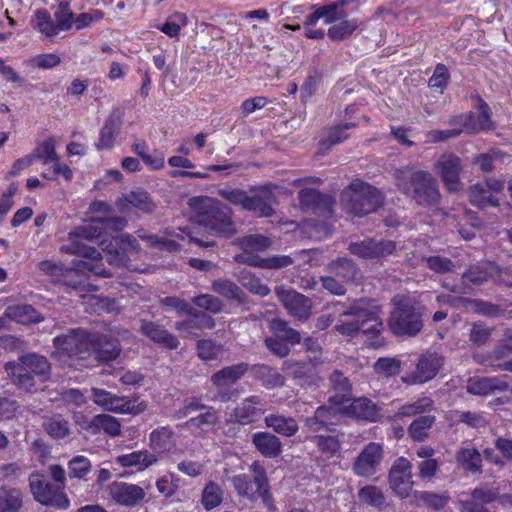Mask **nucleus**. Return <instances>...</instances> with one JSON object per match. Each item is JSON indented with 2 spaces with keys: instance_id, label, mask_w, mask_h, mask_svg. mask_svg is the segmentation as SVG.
<instances>
[{
  "instance_id": "nucleus-1",
  "label": "nucleus",
  "mask_w": 512,
  "mask_h": 512,
  "mask_svg": "<svg viewBox=\"0 0 512 512\" xmlns=\"http://www.w3.org/2000/svg\"><path fill=\"white\" fill-rule=\"evenodd\" d=\"M127 225L124 217L101 218L95 217L87 225L80 226L74 231L68 233L67 243L62 245V252L79 255L85 260L78 263L74 262V266L80 271H90L96 276L109 278L112 273L107 271L101 262V254L92 246L85 244V241H92L102 237L109 236L110 240L103 238L99 245L106 253L107 262L116 267H129V258L124 247L137 249V240L129 234H121L114 236V233L122 231Z\"/></svg>"
},
{
  "instance_id": "nucleus-2",
  "label": "nucleus",
  "mask_w": 512,
  "mask_h": 512,
  "mask_svg": "<svg viewBox=\"0 0 512 512\" xmlns=\"http://www.w3.org/2000/svg\"><path fill=\"white\" fill-rule=\"evenodd\" d=\"M333 305L342 307L334 327L339 334L353 337L361 331L365 335L377 337L383 330V322L379 316L380 307L373 300L359 299L348 307L340 302Z\"/></svg>"
},
{
  "instance_id": "nucleus-3",
  "label": "nucleus",
  "mask_w": 512,
  "mask_h": 512,
  "mask_svg": "<svg viewBox=\"0 0 512 512\" xmlns=\"http://www.w3.org/2000/svg\"><path fill=\"white\" fill-rule=\"evenodd\" d=\"M273 184L251 186L249 192L240 188H222L218 195L232 205L240 206L244 211L260 218H269L275 214L278 204Z\"/></svg>"
},
{
  "instance_id": "nucleus-4",
  "label": "nucleus",
  "mask_w": 512,
  "mask_h": 512,
  "mask_svg": "<svg viewBox=\"0 0 512 512\" xmlns=\"http://www.w3.org/2000/svg\"><path fill=\"white\" fill-rule=\"evenodd\" d=\"M195 221L214 232V235L229 238L236 234V226L226 205L209 198L193 197L189 200Z\"/></svg>"
},
{
  "instance_id": "nucleus-5",
  "label": "nucleus",
  "mask_w": 512,
  "mask_h": 512,
  "mask_svg": "<svg viewBox=\"0 0 512 512\" xmlns=\"http://www.w3.org/2000/svg\"><path fill=\"white\" fill-rule=\"evenodd\" d=\"M4 370L12 383L27 393L38 391L35 376L42 382L50 378L51 364L45 356L28 353L18 357L17 361L7 362Z\"/></svg>"
},
{
  "instance_id": "nucleus-6",
  "label": "nucleus",
  "mask_w": 512,
  "mask_h": 512,
  "mask_svg": "<svg viewBox=\"0 0 512 512\" xmlns=\"http://www.w3.org/2000/svg\"><path fill=\"white\" fill-rule=\"evenodd\" d=\"M394 177L399 190L418 204L429 206L439 201L437 182L429 172L407 166L397 169Z\"/></svg>"
},
{
  "instance_id": "nucleus-7",
  "label": "nucleus",
  "mask_w": 512,
  "mask_h": 512,
  "mask_svg": "<svg viewBox=\"0 0 512 512\" xmlns=\"http://www.w3.org/2000/svg\"><path fill=\"white\" fill-rule=\"evenodd\" d=\"M394 309L388 325L397 336L415 337L423 328L421 307L413 300L396 295L393 298Z\"/></svg>"
},
{
  "instance_id": "nucleus-8",
  "label": "nucleus",
  "mask_w": 512,
  "mask_h": 512,
  "mask_svg": "<svg viewBox=\"0 0 512 512\" xmlns=\"http://www.w3.org/2000/svg\"><path fill=\"white\" fill-rule=\"evenodd\" d=\"M340 200L346 211L357 217L370 214L383 204L381 192L359 180L351 182L341 192Z\"/></svg>"
},
{
  "instance_id": "nucleus-9",
  "label": "nucleus",
  "mask_w": 512,
  "mask_h": 512,
  "mask_svg": "<svg viewBox=\"0 0 512 512\" xmlns=\"http://www.w3.org/2000/svg\"><path fill=\"white\" fill-rule=\"evenodd\" d=\"M56 353L59 355L84 360L91 357L93 347L92 334L82 329H70L53 340Z\"/></svg>"
},
{
  "instance_id": "nucleus-10",
  "label": "nucleus",
  "mask_w": 512,
  "mask_h": 512,
  "mask_svg": "<svg viewBox=\"0 0 512 512\" xmlns=\"http://www.w3.org/2000/svg\"><path fill=\"white\" fill-rule=\"evenodd\" d=\"M249 371V364L239 362L229 366H225L213 373L210 377L212 385L217 389L213 396L214 401L222 403L229 402L238 396L236 389L231 386L236 384Z\"/></svg>"
},
{
  "instance_id": "nucleus-11",
  "label": "nucleus",
  "mask_w": 512,
  "mask_h": 512,
  "mask_svg": "<svg viewBox=\"0 0 512 512\" xmlns=\"http://www.w3.org/2000/svg\"><path fill=\"white\" fill-rule=\"evenodd\" d=\"M91 396L94 404L114 413L138 415L147 409V404L144 401L127 396H118L97 387L91 388Z\"/></svg>"
},
{
  "instance_id": "nucleus-12",
  "label": "nucleus",
  "mask_w": 512,
  "mask_h": 512,
  "mask_svg": "<svg viewBox=\"0 0 512 512\" xmlns=\"http://www.w3.org/2000/svg\"><path fill=\"white\" fill-rule=\"evenodd\" d=\"M29 487L34 499L40 504L58 509L69 507V500L61 487L50 483L43 475L32 473L29 476Z\"/></svg>"
},
{
  "instance_id": "nucleus-13",
  "label": "nucleus",
  "mask_w": 512,
  "mask_h": 512,
  "mask_svg": "<svg viewBox=\"0 0 512 512\" xmlns=\"http://www.w3.org/2000/svg\"><path fill=\"white\" fill-rule=\"evenodd\" d=\"M397 243L392 240L365 238L362 241L351 242L348 251L365 260L379 259L396 252Z\"/></svg>"
},
{
  "instance_id": "nucleus-14",
  "label": "nucleus",
  "mask_w": 512,
  "mask_h": 512,
  "mask_svg": "<svg viewBox=\"0 0 512 512\" xmlns=\"http://www.w3.org/2000/svg\"><path fill=\"white\" fill-rule=\"evenodd\" d=\"M444 365V358L437 354L426 352L419 356L415 370L402 381L409 385L423 384L432 380Z\"/></svg>"
},
{
  "instance_id": "nucleus-15",
  "label": "nucleus",
  "mask_w": 512,
  "mask_h": 512,
  "mask_svg": "<svg viewBox=\"0 0 512 512\" xmlns=\"http://www.w3.org/2000/svg\"><path fill=\"white\" fill-rule=\"evenodd\" d=\"M275 294L292 317L300 321H305L310 317L312 303L303 294L284 286L275 287Z\"/></svg>"
},
{
  "instance_id": "nucleus-16",
  "label": "nucleus",
  "mask_w": 512,
  "mask_h": 512,
  "mask_svg": "<svg viewBox=\"0 0 512 512\" xmlns=\"http://www.w3.org/2000/svg\"><path fill=\"white\" fill-rule=\"evenodd\" d=\"M282 370L301 387H316L322 380L316 365L311 361L287 360L283 362Z\"/></svg>"
},
{
  "instance_id": "nucleus-17",
  "label": "nucleus",
  "mask_w": 512,
  "mask_h": 512,
  "mask_svg": "<svg viewBox=\"0 0 512 512\" xmlns=\"http://www.w3.org/2000/svg\"><path fill=\"white\" fill-rule=\"evenodd\" d=\"M435 170L449 191L456 192L461 189L462 161L457 155L453 153L442 154L435 163Z\"/></svg>"
},
{
  "instance_id": "nucleus-18",
  "label": "nucleus",
  "mask_w": 512,
  "mask_h": 512,
  "mask_svg": "<svg viewBox=\"0 0 512 512\" xmlns=\"http://www.w3.org/2000/svg\"><path fill=\"white\" fill-rule=\"evenodd\" d=\"M383 459V447L376 442L368 443L356 457L352 469L360 477L374 475Z\"/></svg>"
},
{
  "instance_id": "nucleus-19",
  "label": "nucleus",
  "mask_w": 512,
  "mask_h": 512,
  "mask_svg": "<svg viewBox=\"0 0 512 512\" xmlns=\"http://www.w3.org/2000/svg\"><path fill=\"white\" fill-rule=\"evenodd\" d=\"M389 483L392 490L401 498L410 495L413 487L412 464L404 457L398 458L391 467Z\"/></svg>"
},
{
  "instance_id": "nucleus-20",
  "label": "nucleus",
  "mask_w": 512,
  "mask_h": 512,
  "mask_svg": "<svg viewBox=\"0 0 512 512\" xmlns=\"http://www.w3.org/2000/svg\"><path fill=\"white\" fill-rule=\"evenodd\" d=\"M337 409L341 414L369 422H375L379 417L378 407L365 397L355 399L349 397L343 404L337 406Z\"/></svg>"
},
{
  "instance_id": "nucleus-21",
  "label": "nucleus",
  "mask_w": 512,
  "mask_h": 512,
  "mask_svg": "<svg viewBox=\"0 0 512 512\" xmlns=\"http://www.w3.org/2000/svg\"><path fill=\"white\" fill-rule=\"evenodd\" d=\"M109 494L118 505L134 507L141 503L146 492L137 484L114 481L109 485Z\"/></svg>"
},
{
  "instance_id": "nucleus-22",
  "label": "nucleus",
  "mask_w": 512,
  "mask_h": 512,
  "mask_svg": "<svg viewBox=\"0 0 512 512\" xmlns=\"http://www.w3.org/2000/svg\"><path fill=\"white\" fill-rule=\"evenodd\" d=\"M479 109L480 113L477 119L473 113H468L452 117L450 123L462 126L465 129V132L469 134L477 133L481 130H492L494 128V124L490 117V108L488 104L481 101Z\"/></svg>"
},
{
  "instance_id": "nucleus-23",
  "label": "nucleus",
  "mask_w": 512,
  "mask_h": 512,
  "mask_svg": "<svg viewBox=\"0 0 512 512\" xmlns=\"http://www.w3.org/2000/svg\"><path fill=\"white\" fill-rule=\"evenodd\" d=\"M140 331L154 343L169 350L177 349L180 344L175 335L170 333L163 325L157 322L141 320Z\"/></svg>"
},
{
  "instance_id": "nucleus-24",
  "label": "nucleus",
  "mask_w": 512,
  "mask_h": 512,
  "mask_svg": "<svg viewBox=\"0 0 512 512\" xmlns=\"http://www.w3.org/2000/svg\"><path fill=\"white\" fill-rule=\"evenodd\" d=\"M122 116L123 114L119 109L112 110L100 129L99 139L96 143L97 149H111L114 146L115 138L118 136L123 124Z\"/></svg>"
},
{
  "instance_id": "nucleus-25",
  "label": "nucleus",
  "mask_w": 512,
  "mask_h": 512,
  "mask_svg": "<svg viewBox=\"0 0 512 512\" xmlns=\"http://www.w3.org/2000/svg\"><path fill=\"white\" fill-rule=\"evenodd\" d=\"M186 315L189 316L186 320L175 323V329L179 332H185L191 337L197 335L196 330L213 329L216 325L212 316L193 307Z\"/></svg>"
},
{
  "instance_id": "nucleus-26",
  "label": "nucleus",
  "mask_w": 512,
  "mask_h": 512,
  "mask_svg": "<svg viewBox=\"0 0 512 512\" xmlns=\"http://www.w3.org/2000/svg\"><path fill=\"white\" fill-rule=\"evenodd\" d=\"M264 414L263 401L257 396H249L234 409V418L241 425H248L257 421Z\"/></svg>"
},
{
  "instance_id": "nucleus-27",
  "label": "nucleus",
  "mask_w": 512,
  "mask_h": 512,
  "mask_svg": "<svg viewBox=\"0 0 512 512\" xmlns=\"http://www.w3.org/2000/svg\"><path fill=\"white\" fill-rule=\"evenodd\" d=\"M491 276L488 268L482 265L470 266L461 276V285L449 287L443 283L444 288L449 289L453 293L466 294L468 293L471 285L479 286L487 282Z\"/></svg>"
},
{
  "instance_id": "nucleus-28",
  "label": "nucleus",
  "mask_w": 512,
  "mask_h": 512,
  "mask_svg": "<svg viewBox=\"0 0 512 512\" xmlns=\"http://www.w3.org/2000/svg\"><path fill=\"white\" fill-rule=\"evenodd\" d=\"M93 347L91 356L100 362H110L120 355V346L117 340L106 335H92Z\"/></svg>"
},
{
  "instance_id": "nucleus-29",
  "label": "nucleus",
  "mask_w": 512,
  "mask_h": 512,
  "mask_svg": "<svg viewBox=\"0 0 512 512\" xmlns=\"http://www.w3.org/2000/svg\"><path fill=\"white\" fill-rule=\"evenodd\" d=\"M300 204L303 207L312 209L314 211H320L324 215L331 214L333 199L325 194L320 193L318 190L313 188L301 189L298 193Z\"/></svg>"
},
{
  "instance_id": "nucleus-30",
  "label": "nucleus",
  "mask_w": 512,
  "mask_h": 512,
  "mask_svg": "<svg viewBox=\"0 0 512 512\" xmlns=\"http://www.w3.org/2000/svg\"><path fill=\"white\" fill-rule=\"evenodd\" d=\"M255 449L265 458L274 459L282 453V442L270 432H256L251 437Z\"/></svg>"
},
{
  "instance_id": "nucleus-31",
  "label": "nucleus",
  "mask_w": 512,
  "mask_h": 512,
  "mask_svg": "<svg viewBox=\"0 0 512 512\" xmlns=\"http://www.w3.org/2000/svg\"><path fill=\"white\" fill-rule=\"evenodd\" d=\"M455 460L459 468L470 474H481L482 455L472 446L460 447L455 454Z\"/></svg>"
},
{
  "instance_id": "nucleus-32",
  "label": "nucleus",
  "mask_w": 512,
  "mask_h": 512,
  "mask_svg": "<svg viewBox=\"0 0 512 512\" xmlns=\"http://www.w3.org/2000/svg\"><path fill=\"white\" fill-rule=\"evenodd\" d=\"M509 385L498 377H474L467 383V391L474 395H488L494 391L504 392Z\"/></svg>"
},
{
  "instance_id": "nucleus-33",
  "label": "nucleus",
  "mask_w": 512,
  "mask_h": 512,
  "mask_svg": "<svg viewBox=\"0 0 512 512\" xmlns=\"http://www.w3.org/2000/svg\"><path fill=\"white\" fill-rule=\"evenodd\" d=\"M329 385L334 395L329 396L328 403L333 406L343 404L350 397L352 385L349 379L339 370H334L329 376Z\"/></svg>"
},
{
  "instance_id": "nucleus-34",
  "label": "nucleus",
  "mask_w": 512,
  "mask_h": 512,
  "mask_svg": "<svg viewBox=\"0 0 512 512\" xmlns=\"http://www.w3.org/2000/svg\"><path fill=\"white\" fill-rule=\"evenodd\" d=\"M337 412L336 406H319L312 416L305 419V427L311 432H319L329 425H334L336 424Z\"/></svg>"
},
{
  "instance_id": "nucleus-35",
  "label": "nucleus",
  "mask_w": 512,
  "mask_h": 512,
  "mask_svg": "<svg viewBox=\"0 0 512 512\" xmlns=\"http://www.w3.org/2000/svg\"><path fill=\"white\" fill-rule=\"evenodd\" d=\"M211 290L226 300L234 301L237 304H244L247 299L246 293L235 282L227 278H218L212 281Z\"/></svg>"
},
{
  "instance_id": "nucleus-36",
  "label": "nucleus",
  "mask_w": 512,
  "mask_h": 512,
  "mask_svg": "<svg viewBox=\"0 0 512 512\" xmlns=\"http://www.w3.org/2000/svg\"><path fill=\"white\" fill-rule=\"evenodd\" d=\"M250 470L254 474V484L257 487V494L262 499L265 507L268 510L274 509V499L271 494L270 484L266 475L265 468L257 461L253 462L250 466Z\"/></svg>"
},
{
  "instance_id": "nucleus-37",
  "label": "nucleus",
  "mask_w": 512,
  "mask_h": 512,
  "mask_svg": "<svg viewBox=\"0 0 512 512\" xmlns=\"http://www.w3.org/2000/svg\"><path fill=\"white\" fill-rule=\"evenodd\" d=\"M84 429L92 434H97L103 431L111 437H116L121 433V424L114 416L109 414H98L87 422Z\"/></svg>"
},
{
  "instance_id": "nucleus-38",
  "label": "nucleus",
  "mask_w": 512,
  "mask_h": 512,
  "mask_svg": "<svg viewBox=\"0 0 512 512\" xmlns=\"http://www.w3.org/2000/svg\"><path fill=\"white\" fill-rule=\"evenodd\" d=\"M42 429L53 439H64L71 434L69 421L60 413L44 415Z\"/></svg>"
},
{
  "instance_id": "nucleus-39",
  "label": "nucleus",
  "mask_w": 512,
  "mask_h": 512,
  "mask_svg": "<svg viewBox=\"0 0 512 512\" xmlns=\"http://www.w3.org/2000/svg\"><path fill=\"white\" fill-rule=\"evenodd\" d=\"M116 205L122 212L128 210V205H131L145 213L153 212L156 207L150 195L144 190H137L128 193L123 198H119L116 201Z\"/></svg>"
},
{
  "instance_id": "nucleus-40",
  "label": "nucleus",
  "mask_w": 512,
  "mask_h": 512,
  "mask_svg": "<svg viewBox=\"0 0 512 512\" xmlns=\"http://www.w3.org/2000/svg\"><path fill=\"white\" fill-rule=\"evenodd\" d=\"M328 271L344 284L352 283L360 277L357 265L348 258H338L328 265Z\"/></svg>"
},
{
  "instance_id": "nucleus-41",
  "label": "nucleus",
  "mask_w": 512,
  "mask_h": 512,
  "mask_svg": "<svg viewBox=\"0 0 512 512\" xmlns=\"http://www.w3.org/2000/svg\"><path fill=\"white\" fill-rule=\"evenodd\" d=\"M116 461L122 467H135L138 471H143L155 464L158 459L155 454L147 450H139L120 455Z\"/></svg>"
},
{
  "instance_id": "nucleus-42",
  "label": "nucleus",
  "mask_w": 512,
  "mask_h": 512,
  "mask_svg": "<svg viewBox=\"0 0 512 512\" xmlns=\"http://www.w3.org/2000/svg\"><path fill=\"white\" fill-rule=\"evenodd\" d=\"M266 427L271 428L275 433L285 436L292 437L298 430L297 421L292 417H286L281 414H269L264 418Z\"/></svg>"
},
{
  "instance_id": "nucleus-43",
  "label": "nucleus",
  "mask_w": 512,
  "mask_h": 512,
  "mask_svg": "<svg viewBox=\"0 0 512 512\" xmlns=\"http://www.w3.org/2000/svg\"><path fill=\"white\" fill-rule=\"evenodd\" d=\"M4 315L6 318L24 325L38 323L42 320L40 313L27 304L8 306Z\"/></svg>"
},
{
  "instance_id": "nucleus-44",
  "label": "nucleus",
  "mask_w": 512,
  "mask_h": 512,
  "mask_svg": "<svg viewBox=\"0 0 512 512\" xmlns=\"http://www.w3.org/2000/svg\"><path fill=\"white\" fill-rule=\"evenodd\" d=\"M468 197L470 203L480 209L497 207L499 205L498 199L492 194L491 190L484 185V183L472 185L468 190Z\"/></svg>"
},
{
  "instance_id": "nucleus-45",
  "label": "nucleus",
  "mask_w": 512,
  "mask_h": 512,
  "mask_svg": "<svg viewBox=\"0 0 512 512\" xmlns=\"http://www.w3.org/2000/svg\"><path fill=\"white\" fill-rule=\"evenodd\" d=\"M174 431L169 426L154 429L149 435V446L153 451L163 453L173 446Z\"/></svg>"
},
{
  "instance_id": "nucleus-46",
  "label": "nucleus",
  "mask_w": 512,
  "mask_h": 512,
  "mask_svg": "<svg viewBox=\"0 0 512 512\" xmlns=\"http://www.w3.org/2000/svg\"><path fill=\"white\" fill-rule=\"evenodd\" d=\"M358 27L359 21L357 19L344 18L329 27L327 36L335 42L345 41L353 35Z\"/></svg>"
},
{
  "instance_id": "nucleus-47",
  "label": "nucleus",
  "mask_w": 512,
  "mask_h": 512,
  "mask_svg": "<svg viewBox=\"0 0 512 512\" xmlns=\"http://www.w3.org/2000/svg\"><path fill=\"white\" fill-rule=\"evenodd\" d=\"M22 498L19 489L0 487V512H19L23 503Z\"/></svg>"
},
{
  "instance_id": "nucleus-48",
  "label": "nucleus",
  "mask_w": 512,
  "mask_h": 512,
  "mask_svg": "<svg viewBox=\"0 0 512 512\" xmlns=\"http://www.w3.org/2000/svg\"><path fill=\"white\" fill-rule=\"evenodd\" d=\"M413 497L416 505H425L436 511L445 507L450 500V496L447 493L430 491H415Z\"/></svg>"
},
{
  "instance_id": "nucleus-49",
  "label": "nucleus",
  "mask_w": 512,
  "mask_h": 512,
  "mask_svg": "<svg viewBox=\"0 0 512 512\" xmlns=\"http://www.w3.org/2000/svg\"><path fill=\"white\" fill-rule=\"evenodd\" d=\"M434 409V401L427 396L420 397L411 403L402 405L396 416L399 418L428 414Z\"/></svg>"
},
{
  "instance_id": "nucleus-50",
  "label": "nucleus",
  "mask_w": 512,
  "mask_h": 512,
  "mask_svg": "<svg viewBox=\"0 0 512 512\" xmlns=\"http://www.w3.org/2000/svg\"><path fill=\"white\" fill-rule=\"evenodd\" d=\"M237 281L240 285L248 290L250 293L265 297L270 294V288L261 282L260 278L256 277L250 271L244 269L237 275Z\"/></svg>"
},
{
  "instance_id": "nucleus-51",
  "label": "nucleus",
  "mask_w": 512,
  "mask_h": 512,
  "mask_svg": "<svg viewBox=\"0 0 512 512\" xmlns=\"http://www.w3.org/2000/svg\"><path fill=\"white\" fill-rule=\"evenodd\" d=\"M435 421V416L429 413L423 416H419L413 420L408 427L409 436L415 441H424L428 437L429 430L432 428Z\"/></svg>"
},
{
  "instance_id": "nucleus-52",
  "label": "nucleus",
  "mask_w": 512,
  "mask_h": 512,
  "mask_svg": "<svg viewBox=\"0 0 512 512\" xmlns=\"http://www.w3.org/2000/svg\"><path fill=\"white\" fill-rule=\"evenodd\" d=\"M255 376L267 388L281 387L285 384V377L277 369L265 364H258L254 367Z\"/></svg>"
},
{
  "instance_id": "nucleus-53",
  "label": "nucleus",
  "mask_w": 512,
  "mask_h": 512,
  "mask_svg": "<svg viewBox=\"0 0 512 512\" xmlns=\"http://www.w3.org/2000/svg\"><path fill=\"white\" fill-rule=\"evenodd\" d=\"M269 327L271 331L276 335V337L287 343L294 345L301 342L300 333L297 330L289 327L288 323L282 319L271 320Z\"/></svg>"
},
{
  "instance_id": "nucleus-54",
  "label": "nucleus",
  "mask_w": 512,
  "mask_h": 512,
  "mask_svg": "<svg viewBox=\"0 0 512 512\" xmlns=\"http://www.w3.org/2000/svg\"><path fill=\"white\" fill-rule=\"evenodd\" d=\"M217 422V411L213 407L208 406L204 409V412L200 413L196 417L190 418L183 424V426L186 428L203 431L206 427L214 426Z\"/></svg>"
},
{
  "instance_id": "nucleus-55",
  "label": "nucleus",
  "mask_w": 512,
  "mask_h": 512,
  "mask_svg": "<svg viewBox=\"0 0 512 512\" xmlns=\"http://www.w3.org/2000/svg\"><path fill=\"white\" fill-rule=\"evenodd\" d=\"M223 500V490L214 481H209L203 488L201 504L206 510L219 506Z\"/></svg>"
},
{
  "instance_id": "nucleus-56",
  "label": "nucleus",
  "mask_w": 512,
  "mask_h": 512,
  "mask_svg": "<svg viewBox=\"0 0 512 512\" xmlns=\"http://www.w3.org/2000/svg\"><path fill=\"white\" fill-rule=\"evenodd\" d=\"M35 28L46 37H54L60 32L57 24L46 10L35 12Z\"/></svg>"
},
{
  "instance_id": "nucleus-57",
  "label": "nucleus",
  "mask_w": 512,
  "mask_h": 512,
  "mask_svg": "<svg viewBox=\"0 0 512 512\" xmlns=\"http://www.w3.org/2000/svg\"><path fill=\"white\" fill-rule=\"evenodd\" d=\"M197 355L201 360H216L223 353V345L215 340L201 339L198 340Z\"/></svg>"
},
{
  "instance_id": "nucleus-58",
  "label": "nucleus",
  "mask_w": 512,
  "mask_h": 512,
  "mask_svg": "<svg viewBox=\"0 0 512 512\" xmlns=\"http://www.w3.org/2000/svg\"><path fill=\"white\" fill-rule=\"evenodd\" d=\"M494 327L477 321L471 324L469 342L477 347L484 346L491 338Z\"/></svg>"
},
{
  "instance_id": "nucleus-59",
  "label": "nucleus",
  "mask_w": 512,
  "mask_h": 512,
  "mask_svg": "<svg viewBox=\"0 0 512 512\" xmlns=\"http://www.w3.org/2000/svg\"><path fill=\"white\" fill-rule=\"evenodd\" d=\"M373 369L379 376L390 378L401 371V361L395 357H380L373 365Z\"/></svg>"
},
{
  "instance_id": "nucleus-60",
  "label": "nucleus",
  "mask_w": 512,
  "mask_h": 512,
  "mask_svg": "<svg viewBox=\"0 0 512 512\" xmlns=\"http://www.w3.org/2000/svg\"><path fill=\"white\" fill-rule=\"evenodd\" d=\"M423 261L431 271L440 275L452 273L456 268V265L450 258L442 255H429L423 257Z\"/></svg>"
},
{
  "instance_id": "nucleus-61",
  "label": "nucleus",
  "mask_w": 512,
  "mask_h": 512,
  "mask_svg": "<svg viewBox=\"0 0 512 512\" xmlns=\"http://www.w3.org/2000/svg\"><path fill=\"white\" fill-rule=\"evenodd\" d=\"M32 157V161L40 160L43 164L48 162L58 161L59 157L55 150V145L52 139H47L38 144L33 152L29 154Z\"/></svg>"
},
{
  "instance_id": "nucleus-62",
  "label": "nucleus",
  "mask_w": 512,
  "mask_h": 512,
  "mask_svg": "<svg viewBox=\"0 0 512 512\" xmlns=\"http://www.w3.org/2000/svg\"><path fill=\"white\" fill-rule=\"evenodd\" d=\"M356 123L347 122L341 125L330 127L326 135L322 138V144H328L329 146L339 144L348 138L347 130L355 128Z\"/></svg>"
},
{
  "instance_id": "nucleus-63",
  "label": "nucleus",
  "mask_w": 512,
  "mask_h": 512,
  "mask_svg": "<svg viewBox=\"0 0 512 512\" xmlns=\"http://www.w3.org/2000/svg\"><path fill=\"white\" fill-rule=\"evenodd\" d=\"M54 18L60 31H68L74 22V13L67 1H61L54 12Z\"/></svg>"
},
{
  "instance_id": "nucleus-64",
  "label": "nucleus",
  "mask_w": 512,
  "mask_h": 512,
  "mask_svg": "<svg viewBox=\"0 0 512 512\" xmlns=\"http://www.w3.org/2000/svg\"><path fill=\"white\" fill-rule=\"evenodd\" d=\"M92 468L91 461L83 455H76L68 462V470L71 478L85 479Z\"/></svg>"
}]
</instances>
